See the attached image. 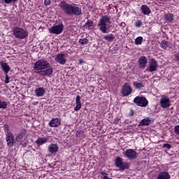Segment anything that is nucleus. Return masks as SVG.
Here are the masks:
<instances>
[{
  "label": "nucleus",
  "instance_id": "nucleus-1",
  "mask_svg": "<svg viewBox=\"0 0 179 179\" xmlns=\"http://www.w3.org/2000/svg\"><path fill=\"white\" fill-rule=\"evenodd\" d=\"M34 69L36 73H38L41 76H48V78H51L52 75V67L50 65V63L45 59H39L36 61L34 64Z\"/></svg>",
  "mask_w": 179,
  "mask_h": 179
},
{
  "label": "nucleus",
  "instance_id": "nucleus-2",
  "mask_svg": "<svg viewBox=\"0 0 179 179\" xmlns=\"http://www.w3.org/2000/svg\"><path fill=\"white\" fill-rule=\"evenodd\" d=\"M59 6L65 15L67 16H80L82 13V8L76 3H68L65 1H61L59 3Z\"/></svg>",
  "mask_w": 179,
  "mask_h": 179
},
{
  "label": "nucleus",
  "instance_id": "nucleus-3",
  "mask_svg": "<svg viewBox=\"0 0 179 179\" xmlns=\"http://www.w3.org/2000/svg\"><path fill=\"white\" fill-rule=\"evenodd\" d=\"M111 24V18L108 16H103L99 19L97 26L99 29L103 34H107L108 33V27H107V24Z\"/></svg>",
  "mask_w": 179,
  "mask_h": 179
},
{
  "label": "nucleus",
  "instance_id": "nucleus-4",
  "mask_svg": "<svg viewBox=\"0 0 179 179\" xmlns=\"http://www.w3.org/2000/svg\"><path fill=\"white\" fill-rule=\"evenodd\" d=\"M13 34L15 37V38H20V40H23V38H26V37L29 36V32H27L26 29L15 27L13 29Z\"/></svg>",
  "mask_w": 179,
  "mask_h": 179
},
{
  "label": "nucleus",
  "instance_id": "nucleus-5",
  "mask_svg": "<svg viewBox=\"0 0 179 179\" xmlns=\"http://www.w3.org/2000/svg\"><path fill=\"white\" fill-rule=\"evenodd\" d=\"M115 164L116 167H118L120 170H128L129 169V164L124 162V159L120 157H116Z\"/></svg>",
  "mask_w": 179,
  "mask_h": 179
},
{
  "label": "nucleus",
  "instance_id": "nucleus-6",
  "mask_svg": "<svg viewBox=\"0 0 179 179\" xmlns=\"http://www.w3.org/2000/svg\"><path fill=\"white\" fill-rule=\"evenodd\" d=\"M64 27H65V26H64V24L59 23L57 25L52 27L49 29V33H50V34H61V33L64 31Z\"/></svg>",
  "mask_w": 179,
  "mask_h": 179
},
{
  "label": "nucleus",
  "instance_id": "nucleus-7",
  "mask_svg": "<svg viewBox=\"0 0 179 179\" xmlns=\"http://www.w3.org/2000/svg\"><path fill=\"white\" fill-rule=\"evenodd\" d=\"M134 103L137 104L139 107H147L149 101L144 96H136L134 99Z\"/></svg>",
  "mask_w": 179,
  "mask_h": 179
},
{
  "label": "nucleus",
  "instance_id": "nucleus-8",
  "mask_svg": "<svg viewBox=\"0 0 179 179\" xmlns=\"http://www.w3.org/2000/svg\"><path fill=\"white\" fill-rule=\"evenodd\" d=\"M122 155L129 160H135L138 156V152L133 149H127L123 152Z\"/></svg>",
  "mask_w": 179,
  "mask_h": 179
},
{
  "label": "nucleus",
  "instance_id": "nucleus-9",
  "mask_svg": "<svg viewBox=\"0 0 179 179\" xmlns=\"http://www.w3.org/2000/svg\"><path fill=\"white\" fill-rule=\"evenodd\" d=\"M121 93L124 97L129 96V94H132V87H131V85L128 83H125L122 87Z\"/></svg>",
  "mask_w": 179,
  "mask_h": 179
},
{
  "label": "nucleus",
  "instance_id": "nucleus-10",
  "mask_svg": "<svg viewBox=\"0 0 179 179\" xmlns=\"http://www.w3.org/2000/svg\"><path fill=\"white\" fill-rule=\"evenodd\" d=\"M6 141L7 142V146L12 148L15 145V136H13V134L7 133L6 134Z\"/></svg>",
  "mask_w": 179,
  "mask_h": 179
},
{
  "label": "nucleus",
  "instance_id": "nucleus-11",
  "mask_svg": "<svg viewBox=\"0 0 179 179\" xmlns=\"http://www.w3.org/2000/svg\"><path fill=\"white\" fill-rule=\"evenodd\" d=\"M66 57L65 54L59 53L56 55L55 60L56 62H58V64H60V65H65L66 64Z\"/></svg>",
  "mask_w": 179,
  "mask_h": 179
},
{
  "label": "nucleus",
  "instance_id": "nucleus-12",
  "mask_svg": "<svg viewBox=\"0 0 179 179\" xmlns=\"http://www.w3.org/2000/svg\"><path fill=\"white\" fill-rule=\"evenodd\" d=\"M138 68L140 69H145L148 65V58L145 56H141L138 61Z\"/></svg>",
  "mask_w": 179,
  "mask_h": 179
},
{
  "label": "nucleus",
  "instance_id": "nucleus-13",
  "mask_svg": "<svg viewBox=\"0 0 179 179\" xmlns=\"http://www.w3.org/2000/svg\"><path fill=\"white\" fill-rule=\"evenodd\" d=\"M160 106L162 108H169L171 106L170 103V99L166 96H163L161 98L160 101Z\"/></svg>",
  "mask_w": 179,
  "mask_h": 179
},
{
  "label": "nucleus",
  "instance_id": "nucleus-14",
  "mask_svg": "<svg viewBox=\"0 0 179 179\" xmlns=\"http://www.w3.org/2000/svg\"><path fill=\"white\" fill-rule=\"evenodd\" d=\"M149 72H156L157 71V62L152 58L150 62Z\"/></svg>",
  "mask_w": 179,
  "mask_h": 179
},
{
  "label": "nucleus",
  "instance_id": "nucleus-15",
  "mask_svg": "<svg viewBox=\"0 0 179 179\" xmlns=\"http://www.w3.org/2000/svg\"><path fill=\"white\" fill-rule=\"evenodd\" d=\"M1 69L4 72L5 75L9 73V71H10V66L8 63L2 61L0 62Z\"/></svg>",
  "mask_w": 179,
  "mask_h": 179
},
{
  "label": "nucleus",
  "instance_id": "nucleus-16",
  "mask_svg": "<svg viewBox=\"0 0 179 179\" xmlns=\"http://www.w3.org/2000/svg\"><path fill=\"white\" fill-rule=\"evenodd\" d=\"M26 134H27V131L24 129H22L20 133L17 135L15 138V141L17 142H22L23 141V138L26 136Z\"/></svg>",
  "mask_w": 179,
  "mask_h": 179
},
{
  "label": "nucleus",
  "instance_id": "nucleus-17",
  "mask_svg": "<svg viewBox=\"0 0 179 179\" xmlns=\"http://www.w3.org/2000/svg\"><path fill=\"white\" fill-rule=\"evenodd\" d=\"M50 127L52 128H57V127H59L61 125V119L59 118H53L49 122Z\"/></svg>",
  "mask_w": 179,
  "mask_h": 179
},
{
  "label": "nucleus",
  "instance_id": "nucleus-18",
  "mask_svg": "<svg viewBox=\"0 0 179 179\" xmlns=\"http://www.w3.org/2000/svg\"><path fill=\"white\" fill-rule=\"evenodd\" d=\"M45 93V88L43 87H38L35 90V95L36 97H43Z\"/></svg>",
  "mask_w": 179,
  "mask_h": 179
},
{
  "label": "nucleus",
  "instance_id": "nucleus-19",
  "mask_svg": "<svg viewBox=\"0 0 179 179\" xmlns=\"http://www.w3.org/2000/svg\"><path fill=\"white\" fill-rule=\"evenodd\" d=\"M58 149H59V148L57 144H50L48 148L49 153L52 154L57 153V152H58Z\"/></svg>",
  "mask_w": 179,
  "mask_h": 179
},
{
  "label": "nucleus",
  "instance_id": "nucleus-20",
  "mask_svg": "<svg viewBox=\"0 0 179 179\" xmlns=\"http://www.w3.org/2000/svg\"><path fill=\"white\" fill-rule=\"evenodd\" d=\"M150 124H152V119L145 117L139 122L138 127H145V125H150Z\"/></svg>",
  "mask_w": 179,
  "mask_h": 179
},
{
  "label": "nucleus",
  "instance_id": "nucleus-21",
  "mask_svg": "<svg viewBox=\"0 0 179 179\" xmlns=\"http://www.w3.org/2000/svg\"><path fill=\"white\" fill-rule=\"evenodd\" d=\"M47 142H48V138L46 137H38L35 141V143L38 145V146H41V145H44V143H47Z\"/></svg>",
  "mask_w": 179,
  "mask_h": 179
},
{
  "label": "nucleus",
  "instance_id": "nucleus-22",
  "mask_svg": "<svg viewBox=\"0 0 179 179\" xmlns=\"http://www.w3.org/2000/svg\"><path fill=\"white\" fill-rule=\"evenodd\" d=\"M76 106L74 108V111H79L82 108V103L80 102V96L78 95L76 98Z\"/></svg>",
  "mask_w": 179,
  "mask_h": 179
},
{
  "label": "nucleus",
  "instance_id": "nucleus-23",
  "mask_svg": "<svg viewBox=\"0 0 179 179\" xmlns=\"http://www.w3.org/2000/svg\"><path fill=\"white\" fill-rule=\"evenodd\" d=\"M103 40L108 41L109 43H113L115 40V36L113 34H108L103 36Z\"/></svg>",
  "mask_w": 179,
  "mask_h": 179
},
{
  "label": "nucleus",
  "instance_id": "nucleus-24",
  "mask_svg": "<svg viewBox=\"0 0 179 179\" xmlns=\"http://www.w3.org/2000/svg\"><path fill=\"white\" fill-rule=\"evenodd\" d=\"M141 10L143 15H150L151 10L149 7H148L146 5H142L141 7Z\"/></svg>",
  "mask_w": 179,
  "mask_h": 179
},
{
  "label": "nucleus",
  "instance_id": "nucleus-25",
  "mask_svg": "<svg viewBox=\"0 0 179 179\" xmlns=\"http://www.w3.org/2000/svg\"><path fill=\"white\" fill-rule=\"evenodd\" d=\"M169 178H170V174H169V172L160 173L157 177V179H169Z\"/></svg>",
  "mask_w": 179,
  "mask_h": 179
},
{
  "label": "nucleus",
  "instance_id": "nucleus-26",
  "mask_svg": "<svg viewBox=\"0 0 179 179\" xmlns=\"http://www.w3.org/2000/svg\"><path fill=\"white\" fill-rule=\"evenodd\" d=\"M164 19L167 22H173L174 21V15L172 13H168L164 15Z\"/></svg>",
  "mask_w": 179,
  "mask_h": 179
},
{
  "label": "nucleus",
  "instance_id": "nucleus-27",
  "mask_svg": "<svg viewBox=\"0 0 179 179\" xmlns=\"http://www.w3.org/2000/svg\"><path fill=\"white\" fill-rule=\"evenodd\" d=\"M92 27H93V21L90 20H88L83 26V29H87L88 30H91Z\"/></svg>",
  "mask_w": 179,
  "mask_h": 179
},
{
  "label": "nucleus",
  "instance_id": "nucleus-28",
  "mask_svg": "<svg viewBox=\"0 0 179 179\" xmlns=\"http://www.w3.org/2000/svg\"><path fill=\"white\" fill-rule=\"evenodd\" d=\"M76 136L77 138H85L86 137V134H85V131H83L82 130H78L76 133Z\"/></svg>",
  "mask_w": 179,
  "mask_h": 179
},
{
  "label": "nucleus",
  "instance_id": "nucleus-29",
  "mask_svg": "<svg viewBox=\"0 0 179 179\" xmlns=\"http://www.w3.org/2000/svg\"><path fill=\"white\" fill-rule=\"evenodd\" d=\"M143 42V37L142 36L137 37L134 41L136 45H141V44H142Z\"/></svg>",
  "mask_w": 179,
  "mask_h": 179
},
{
  "label": "nucleus",
  "instance_id": "nucleus-30",
  "mask_svg": "<svg viewBox=\"0 0 179 179\" xmlns=\"http://www.w3.org/2000/svg\"><path fill=\"white\" fill-rule=\"evenodd\" d=\"M133 85L136 89H142V87H145V85H143V83H140L136 81L134 82Z\"/></svg>",
  "mask_w": 179,
  "mask_h": 179
},
{
  "label": "nucleus",
  "instance_id": "nucleus-31",
  "mask_svg": "<svg viewBox=\"0 0 179 179\" xmlns=\"http://www.w3.org/2000/svg\"><path fill=\"white\" fill-rule=\"evenodd\" d=\"M160 45L162 48H164V50H166V48L169 47V42H167L166 41H161Z\"/></svg>",
  "mask_w": 179,
  "mask_h": 179
},
{
  "label": "nucleus",
  "instance_id": "nucleus-32",
  "mask_svg": "<svg viewBox=\"0 0 179 179\" xmlns=\"http://www.w3.org/2000/svg\"><path fill=\"white\" fill-rule=\"evenodd\" d=\"M79 43L80 44H82V45H85L89 44V40L87 38H81L79 39Z\"/></svg>",
  "mask_w": 179,
  "mask_h": 179
},
{
  "label": "nucleus",
  "instance_id": "nucleus-33",
  "mask_svg": "<svg viewBox=\"0 0 179 179\" xmlns=\"http://www.w3.org/2000/svg\"><path fill=\"white\" fill-rule=\"evenodd\" d=\"M8 107V103L6 101L0 102V108H6Z\"/></svg>",
  "mask_w": 179,
  "mask_h": 179
},
{
  "label": "nucleus",
  "instance_id": "nucleus-34",
  "mask_svg": "<svg viewBox=\"0 0 179 179\" xmlns=\"http://www.w3.org/2000/svg\"><path fill=\"white\" fill-rule=\"evenodd\" d=\"M3 129L6 134H11L10 132H9V126L8 124L3 125Z\"/></svg>",
  "mask_w": 179,
  "mask_h": 179
},
{
  "label": "nucleus",
  "instance_id": "nucleus-35",
  "mask_svg": "<svg viewBox=\"0 0 179 179\" xmlns=\"http://www.w3.org/2000/svg\"><path fill=\"white\" fill-rule=\"evenodd\" d=\"M136 27H142V21L138 20L135 23Z\"/></svg>",
  "mask_w": 179,
  "mask_h": 179
},
{
  "label": "nucleus",
  "instance_id": "nucleus-36",
  "mask_svg": "<svg viewBox=\"0 0 179 179\" xmlns=\"http://www.w3.org/2000/svg\"><path fill=\"white\" fill-rule=\"evenodd\" d=\"M174 132L176 134V135H179V125L174 127Z\"/></svg>",
  "mask_w": 179,
  "mask_h": 179
},
{
  "label": "nucleus",
  "instance_id": "nucleus-37",
  "mask_svg": "<svg viewBox=\"0 0 179 179\" xmlns=\"http://www.w3.org/2000/svg\"><path fill=\"white\" fill-rule=\"evenodd\" d=\"M44 5L45 6H48V5H51V0H44Z\"/></svg>",
  "mask_w": 179,
  "mask_h": 179
},
{
  "label": "nucleus",
  "instance_id": "nucleus-38",
  "mask_svg": "<svg viewBox=\"0 0 179 179\" xmlns=\"http://www.w3.org/2000/svg\"><path fill=\"white\" fill-rule=\"evenodd\" d=\"M163 148H166V149H171V145L169 143H165L163 145Z\"/></svg>",
  "mask_w": 179,
  "mask_h": 179
},
{
  "label": "nucleus",
  "instance_id": "nucleus-39",
  "mask_svg": "<svg viewBox=\"0 0 179 179\" xmlns=\"http://www.w3.org/2000/svg\"><path fill=\"white\" fill-rule=\"evenodd\" d=\"M5 75H6V79H5L4 82H5V83L8 84V83H9L10 78H9V76H8V74H5Z\"/></svg>",
  "mask_w": 179,
  "mask_h": 179
},
{
  "label": "nucleus",
  "instance_id": "nucleus-40",
  "mask_svg": "<svg viewBox=\"0 0 179 179\" xmlns=\"http://www.w3.org/2000/svg\"><path fill=\"white\" fill-rule=\"evenodd\" d=\"M129 117H134V115H135V112L134 111V110L130 109V113H129Z\"/></svg>",
  "mask_w": 179,
  "mask_h": 179
},
{
  "label": "nucleus",
  "instance_id": "nucleus-41",
  "mask_svg": "<svg viewBox=\"0 0 179 179\" xmlns=\"http://www.w3.org/2000/svg\"><path fill=\"white\" fill-rule=\"evenodd\" d=\"M5 3L9 4L13 3V0H4Z\"/></svg>",
  "mask_w": 179,
  "mask_h": 179
},
{
  "label": "nucleus",
  "instance_id": "nucleus-42",
  "mask_svg": "<svg viewBox=\"0 0 179 179\" xmlns=\"http://www.w3.org/2000/svg\"><path fill=\"white\" fill-rule=\"evenodd\" d=\"M120 121V119L115 118L113 121L114 124H118V122Z\"/></svg>",
  "mask_w": 179,
  "mask_h": 179
},
{
  "label": "nucleus",
  "instance_id": "nucleus-43",
  "mask_svg": "<svg viewBox=\"0 0 179 179\" xmlns=\"http://www.w3.org/2000/svg\"><path fill=\"white\" fill-rule=\"evenodd\" d=\"M175 58L177 59V61H179V53L175 55Z\"/></svg>",
  "mask_w": 179,
  "mask_h": 179
},
{
  "label": "nucleus",
  "instance_id": "nucleus-44",
  "mask_svg": "<svg viewBox=\"0 0 179 179\" xmlns=\"http://www.w3.org/2000/svg\"><path fill=\"white\" fill-rule=\"evenodd\" d=\"M120 26L121 27H125L127 24H125V22H121Z\"/></svg>",
  "mask_w": 179,
  "mask_h": 179
},
{
  "label": "nucleus",
  "instance_id": "nucleus-45",
  "mask_svg": "<svg viewBox=\"0 0 179 179\" xmlns=\"http://www.w3.org/2000/svg\"><path fill=\"white\" fill-rule=\"evenodd\" d=\"M15 2H17V0H13V3H15Z\"/></svg>",
  "mask_w": 179,
  "mask_h": 179
},
{
  "label": "nucleus",
  "instance_id": "nucleus-46",
  "mask_svg": "<svg viewBox=\"0 0 179 179\" xmlns=\"http://www.w3.org/2000/svg\"><path fill=\"white\" fill-rule=\"evenodd\" d=\"M101 174L104 175V174H107V173L101 172Z\"/></svg>",
  "mask_w": 179,
  "mask_h": 179
},
{
  "label": "nucleus",
  "instance_id": "nucleus-47",
  "mask_svg": "<svg viewBox=\"0 0 179 179\" xmlns=\"http://www.w3.org/2000/svg\"><path fill=\"white\" fill-rule=\"evenodd\" d=\"M80 64H82V62H81V60H80Z\"/></svg>",
  "mask_w": 179,
  "mask_h": 179
},
{
  "label": "nucleus",
  "instance_id": "nucleus-48",
  "mask_svg": "<svg viewBox=\"0 0 179 179\" xmlns=\"http://www.w3.org/2000/svg\"><path fill=\"white\" fill-rule=\"evenodd\" d=\"M159 1H164V0H159Z\"/></svg>",
  "mask_w": 179,
  "mask_h": 179
}]
</instances>
